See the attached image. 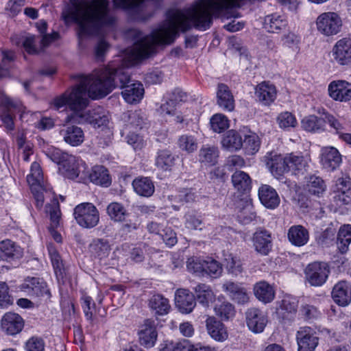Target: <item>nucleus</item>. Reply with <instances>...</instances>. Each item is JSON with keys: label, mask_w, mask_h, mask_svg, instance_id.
Masks as SVG:
<instances>
[{"label": "nucleus", "mask_w": 351, "mask_h": 351, "mask_svg": "<svg viewBox=\"0 0 351 351\" xmlns=\"http://www.w3.org/2000/svg\"><path fill=\"white\" fill-rule=\"evenodd\" d=\"M1 326L3 331L7 335H15L23 328L24 322L19 314L8 312L1 318Z\"/></svg>", "instance_id": "nucleus-16"}, {"label": "nucleus", "mask_w": 351, "mask_h": 351, "mask_svg": "<svg viewBox=\"0 0 351 351\" xmlns=\"http://www.w3.org/2000/svg\"><path fill=\"white\" fill-rule=\"evenodd\" d=\"M328 89L330 97L335 101L346 102L351 99V83L347 81H332Z\"/></svg>", "instance_id": "nucleus-13"}, {"label": "nucleus", "mask_w": 351, "mask_h": 351, "mask_svg": "<svg viewBox=\"0 0 351 351\" xmlns=\"http://www.w3.org/2000/svg\"><path fill=\"white\" fill-rule=\"evenodd\" d=\"M301 125L308 132H319L324 130V121L315 115L305 117L302 120Z\"/></svg>", "instance_id": "nucleus-44"}, {"label": "nucleus", "mask_w": 351, "mask_h": 351, "mask_svg": "<svg viewBox=\"0 0 351 351\" xmlns=\"http://www.w3.org/2000/svg\"><path fill=\"white\" fill-rule=\"evenodd\" d=\"M261 202L266 208L274 209L280 204V197L276 190L269 185L263 184L258 189Z\"/></svg>", "instance_id": "nucleus-23"}, {"label": "nucleus", "mask_w": 351, "mask_h": 351, "mask_svg": "<svg viewBox=\"0 0 351 351\" xmlns=\"http://www.w3.org/2000/svg\"><path fill=\"white\" fill-rule=\"evenodd\" d=\"M242 0H197L191 10L193 14L202 13L199 25L206 27L213 23V17L225 16L229 9L240 7Z\"/></svg>", "instance_id": "nucleus-3"}, {"label": "nucleus", "mask_w": 351, "mask_h": 351, "mask_svg": "<svg viewBox=\"0 0 351 351\" xmlns=\"http://www.w3.org/2000/svg\"><path fill=\"white\" fill-rule=\"evenodd\" d=\"M216 314L221 319L227 320L234 315V306L229 302H223L215 306Z\"/></svg>", "instance_id": "nucleus-56"}, {"label": "nucleus", "mask_w": 351, "mask_h": 351, "mask_svg": "<svg viewBox=\"0 0 351 351\" xmlns=\"http://www.w3.org/2000/svg\"><path fill=\"white\" fill-rule=\"evenodd\" d=\"M222 290L232 301L239 304H244L249 302V293L241 283L226 281L222 285Z\"/></svg>", "instance_id": "nucleus-11"}, {"label": "nucleus", "mask_w": 351, "mask_h": 351, "mask_svg": "<svg viewBox=\"0 0 351 351\" xmlns=\"http://www.w3.org/2000/svg\"><path fill=\"white\" fill-rule=\"evenodd\" d=\"M217 103L225 111L231 112L234 108V97L225 84H219L217 92Z\"/></svg>", "instance_id": "nucleus-24"}, {"label": "nucleus", "mask_w": 351, "mask_h": 351, "mask_svg": "<svg viewBox=\"0 0 351 351\" xmlns=\"http://www.w3.org/2000/svg\"><path fill=\"white\" fill-rule=\"evenodd\" d=\"M206 325L208 334L215 340L223 341L228 338L224 325L215 317H208L206 320Z\"/></svg>", "instance_id": "nucleus-28"}, {"label": "nucleus", "mask_w": 351, "mask_h": 351, "mask_svg": "<svg viewBox=\"0 0 351 351\" xmlns=\"http://www.w3.org/2000/svg\"><path fill=\"white\" fill-rule=\"evenodd\" d=\"M71 3L62 16L66 23L77 24L80 45L86 37L97 35L101 27L112 25L114 22V18L110 14L108 0H97L91 6H87L82 0H71Z\"/></svg>", "instance_id": "nucleus-2"}, {"label": "nucleus", "mask_w": 351, "mask_h": 351, "mask_svg": "<svg viewBox=\"0 0 351 351\" xmlns=\"http://www.w3.org/2000/svg\"><path fill=\"white\" fill-rule=\"evenodd\" d=\"M80 117L82 121L90 123L94 128H99L108 122V112L101 106L88 110Z\"/></svg>", "instance_id": "nucleus-20"}, {"label": "nucleus", "mask_w": 351, "mask_h": 351, "mask_svg": "<svg viewBox=\"0 0 351 351\" xmlns=\"http://www.w3.org/2000/svg\"><path fill=\"white\" fill-rule=\"evenodd\" d=\"M266 164L271 173L276 178H279L285 173L289 171L287 155H272L271 154V156L268 158Z\"/></svg>", "instance_id": "nucleus-26"}, {"label": "nucleus", "mask_w": 351, "mask_h": 351, "mask_svg": "<svg viewBox=\"0 0 351 351\" xmlns=\"http://www.w3.org/2000/svg\"><path fill=\"white\" fill-rule=\"evenodd\" d=\"M330 269L326 262L315 261L304 269L306 281L313 287H321L327 281Z\"/></svg>", "instance_id": "nucleus-6"}, {"label": "nucleus", "mask_w": 351, "mask_h": 351, "mask_svg": "<svg viewBox=\"0 0 351 351\" xmlns=\"http://www.w3.org/2000/svg\"><path fill=\"white\" fill-rule=\"evenodd\" d=\"M178 147L183 151L188 153H192L197 149V143L196 138L189 134L180 136L178 141Z\"/></svg>", "instance_id": "nucleus-51"}, {"label": "nucleus", "mask_w": 351, "mask_h": 351, "mask_svg": "<svg viewBox=\"0 0 351 351\" xmlns=\"http://www.w3.org/2000/svg\"><path fill=\"white\" fill-rule=\"evenodd\" d=\"M287 25L285 19L277 14H272L265 16L264 28L269 32L278 33L285 29Z\"/></svg>", "instance_id": "nucleus-34"}, {"label": "nucleus", "mask_w": 351, "mask_h": 351, "mask_svg": "<svg viewBox=\"0 0 351 351\" xmlns=\"http://www.w3.org/2000/svg\"><path fill=\"white\" fill-rule=\"evenodd\" d=\"M321 162L324 168L334 171L341 162V156L335 147H326L322 149Z\"/></svg>", "instance_id": "nucleus-27"}, {"label": "nucleus", "mask_w": 351, "mask_h": 351, "mask_svg": "<svg viewBox=\"0 0 351 351\" xmlns=\"http://www.w3.org/2000/svg\"><path fill=\"white\" fill-rule=\"evenodd\" d=\"M23 255V249L15 242L5 239L0 242V259L7 262L19 260Z\"/></svg>", "instance_id": "nucleus-17"}, {"label": "nucleus", "mask_w": 351, "mask_h": 351, "mask_svg": "<svg viewBox=\"0 0 351 351\" xmlns=\"http://www.w3.org/2000/svg\"><path fill=\"white\" fill-rule=\"evenodd\" d=\"M299 315L306 321H312L318 319L321 313L316 306L306 304L301 306Z\"/></svg>", "instance_id": "nucleus-55"}, {"label": "nucleus", "mask_w": 351, "mask_h": 351, "mask_svg": "<svg viewBox=\"0 0 351 351\" xmlns=\"http://www.w3.org/2000/svg\"><path fill=\"white\" fill-rule=\"evenodd\" d=\"M212 130L217 133H221L229 128V120L222 114H216L210 119Z\"/></svg>", "instance_id": "nucleus-52"}, {"label": "nucleus", "mask_w": 351, "mask_h": 351, "mask_svg": "<svg viewBox=\"0 0 351 351\" xmlns=\"http://www.w3.org/2000/svg\"><path fill=\"white\" fill-rule=\"evenodd\" d=\"M63 175L71 180L78 179L80 182H86L88 178V166L82 159L70 155L60 166Z\"/></svg>", "instance_id": "nucleus-4"}, {"label": "nucleus", "mask_w": 351, "mask_h": 351, "mask_svg": "<svg viewBox=\"0 0 351 351\" xmlns=\"http://www.w3.org/2000/svg\"><path fill=\"white\" fill-rule=\"evenodd\" d=\"M298 351H315L319 344L317 332L309 326L300 328L296 332Z\"/></svg>", "instance_id": "nucleus-10"}, {"label": "nucleus", "mask_w": 351, "mask_h": 351, "mask_svg": "<svg viewBox=\"0 0 351 351\" xmlns=\"http://www.w3.org/2000/svg\"><path fill=\"white\" fill-rule=\"evenodd\" d=\"M199 156L201 162L213 165L217 162L219 152L215 147H205L200 149Z\"/></svg>", "instance_id": "nucleus-48"}, {"label": "nucleus", "mask_w": 351, "mask_h": 351, "mask_svg": "<svg viewBox=\"0 0 351 351\" xmlns=\"http://www.w3.org/2000/svg\"><path fill=\"white\" fill-rule=\"evenodd\" d=\"M175 304L180 313L189 314L196 306L195 295L188 289H178L175 294Z\"/></svg>", "instance_id": "nucleus-14"}, {"label": "nucleus", "mask_w": 351, "mask_h": 351, "mask_svg": "<svg viewBox=\"0 0 351 351\" xmlns=\"http://www.w3.org/2000/svg\"><path fill=\"white\" fill-rule=\"evenodd\" d=\"M19 289L25 294L32 298L49 299L51 293L47 283L43 279L36 277H27L19 286Z\"/></svg>", "instance_id": "nucleus-8"}, {"label": "nucleus", "mask_w": 351, "mask_h": 351, "mask_svg": "<svg viewBox=\"0 0 351 351\" xmlns=\"http://www.w3.org/2000/svg\"><path fill=\"white\" fill-rule=\"evenodd\" d=\"M287 160L289 171H302L307 165L306 159L300 155L287 154Z\"/></svg>", "instance_id": "nucleus-53"}, {"label": "nucleus", "mask_w": 351, "mask_h": 351, "mask_svg": "<svg viewBox=\"0 0 351 351\" xmlns=\"http://www.w3.org/2000/svg\"><path fill=\"white\" fill-rule=\"evenodd\" d=\"M234 189L241 194H246L252 189V179L243 171H236L231 177Z\"/></svg>", "instance_id": "nucleus-29"}, {"label": "nucleus", "mask_w": 351, "mask_h": 351, "mask_svg": "<svg viewBox=\"0 0 351 351\" xmlns=\"http://www.w3.org/2000/svg\"><path fill=\"white\" fill-rule=\"evenodd\" d=\"M289 241L294 246L301 247L306 245L309 239L308 230L302 225H293L287 232Z\"/></svg>", "instance_id": "nucleus-25"}, {"label": "nucleus", "mask_w": 351, "mask_h": 351, "mask_svg": "<svg viewBox=\"0 0 351 351\" xmlns=\"http://www.w3.org/2000/svg\"><path fill=\"white\" fill-rule=\"evenodd\" d=\"M138 334L141 345L147 348L154 346L157 340L158 333L154 321L150 319L145 320Z\"/></svg>", "instance_id": "nucleus-19"}, {"label": "nucleus", "mask_w": 351, "mask_h": 351, "mask_svg": "<svg viewBox=\"0 0 351 351\" xmlns=\"http://www.w3.org/2000/svg\"><path fill=\"white\" fill-rule=\"evenodd\" d=\"M305 189L309 194L321 197L326 191V185L322 178L311 176L307 180Z\"/></svg>", "instance_id": "nucleus-39"}, {"label": "nucleus", "mask_w": 351, "mask_h": 351, "mask_svg": "<svg viewBox=\"0 0 351 351\" xmlns=\"http://www.w3.org/2000/svg\"><path fill=\"white\" fill-rule=\"evenodd\" d=\"M222 272L221 264L212 258L205 260L204 275L207 274L212 278L219 277Z\"/></svg>", "instance_id": "nucleus-54"}, {"label": "nucleus", "mask_w": 351, "mask_h": 351, "mask_svg": "<svg viewBox=\"0 0 351 351\" xmlns=\"http://www.w3.org/2000/svg\"><path fill=\"white\" fill-rule=\"evenodd\" d=\"M36 37L34 35L26 36L23 42V46L27 53L29 54H37L40 49L36 46Z\"/></svg>", "instance_id": "nucleus-63"}, {"label": "nucleus", "mask_w": 351, "mask_h": 351, "mask_svg": "<svg viewBox=\"0 0 351 351\" xmlns=\"http://www.w3.org/2000/svg\"><path fill=\"white\" fill-rule=\"evenodd\" d=\"M49 253L56 278L59 282L62 281V282L64 283V280L66 276V269L63 265L60 256L58 252L53 248H49Z\"/></svg>", "instance_id": "nucleus-43"}, {"label": "nucleus", "mask_w": 351, "mask_h": 351, "mask_svg": "<svg viewBox=\"0 0 351 351\" xmlns=\"http://www.w3.org/2000/svg\"><path fill=\"white\" fill-rule=\"evenodd\" d=\"M222 145L230 151L240 149L243 146V139L239 132L234 130H229L223 136Z\"/></svg>", "instance_id": "nucleus-38"}, {"label": "nucleus", "mask_w": 351, "mask_h": 351, "mask_svg": "<svg viewBox=\"0 0 351 351\" xmlns=\"http://www.w3.org/2000/svg\"><path fill=\"white\" fill-rule=\"evenodd\" d=\"M243 145L245 148L253 154L258 152L260 147L259 138L254 133L246 135L244 140H243Z\"/></svg>", "instance_id": "nucleus-59"}, {"label": "nucleus", "mask_w": 351, "mask_h": 351, "mask_svg": "<svg viewBox=\"0 0 351 351\" xmlns=\"http://www.w3.org/2000/svg\"><path fill=\"white\" fill-rule=\"evenodd\" d=\"M254 94L262 105L270 106L277 97V89L270 82L264 81L256 85Z\"/></svg>", "instance_id": "nucleus-15"}, {"label": "nucleus", "mask_w": 351, "mask_h": 351, "mask_svg": "<svg viewBox=\"0 0 351 351\" xmlns=\"http://www.w3.org/2000/svg\"><path fill=\"white\" fill-rule=\"evenodd\" d=\"M331 294L336 304L346 306L351 302V286L345 280L339 281L335 285Z\"/></svg>", "instance_id": "nucleus-21"}, {"label": "nucleus", "mask_w": 351, "mask_h": 351, "mask_svg": "<svg viewBox=\"0 0 351 351\" xmlns=\"http://www.w3.org/2000/svg\"><path fill=\"white\" fill-rule=\"evenodd\" d=\"M13 304V298L9 293V287L5 282H0V308H5Z\"/></svg>", "instance_id": "nucleus-60"}, {"label": "nucleus", "mask_w": 351, "mask_h": 351, "mask_svg": "<svg viewBox=\"0 0 351 351\" xmlns=\"http://www.w3.org/2000/svg\"><path fill=\"white\" fill-rule=\"evenodd\" d=\"M176 158L168 149L159 150L157 152L155 164L162 171H171L175 165Z\"/></svg>", "instance_id": "nucleus-35"}, {"label": "nucleus", "mask_w": 351, "mask_h": 351, "mask_svg": "<svg viewBox=\"0 0 351 351\" xmlns=\"http://www.w3.org/2000/svg\"><path fill=\"white\" fill-rule=\"evenodd\" d=\"M193 8V3L184 10H176L167 24L142 37L124 56H118L107 66L96 70L90 75H73L77 84L55 97L51 103L53 107L58 110L69 107L72 111L79 112L88 106L87 96L93 99L102 98L116 87L123 89L121 95L127 103L139 102L144 95L143 86L138 82L129 84L130 76L125 69L148 58L155 52L157 45L171 44L178 36L179 31L185 32L192 27L199 30L210 28L211 25L206 27L199 25L202 13L193 14L191 12Z\"/></svg>", "instance_id": "nucleus-1"}, {"label": "nucleus", "mask_w": 351, "mask_h": 351, "mask_svg": "<svg viewBox=\"0 0 351 351\" xmlns=\"http://www.w3.org/2000/svg\"><path fill=\"white\" fill-rule=\"evenodd\" d=\"M195 300L205 308H208L210 303L215 301V295L211 287L204 283H199L194 288Z\"/></svg>", "instance_id": "nucleus-31"}, {"label": "nucleus", "mask_w": 351, "mask_h": 351, "mask_svg": "<svg viewBox=\"0 0 351 351\" xmlns=\"http://www.w3.org/2000/svg\"><path fill=\"white\" fill-rule=\"evenodd\" d=\"M64 141L73 147L80 145L84 141V134L82 129L77 125H68L60 131Z\"/></svg>", "instance_id": "nucleus-22"}, {"label": "nucleus", "mask_w": 351, "mask_h": 351, "mask_svg": "<svg viewBox=\"0 0 351 351\" xmlns=\"http://www.w3.org/2000/svg\"><path fill=\"white\" fill-rule=\"evenodd\" d=\"M27 181L30 188H41V186H43V173L38 162H32L30 168V173L27 176Z\"/></svg>", "instance_id": "nucleus-45"}, {"label": "nucleus", "mask_w": 351, "mask_h": 351, "mask_svg": "<svg viewBox=\"0 0 351 351\" xmlns=\"http://www.w3.org/2000/svg\"><path fill=\"white\" fill-rule=\"evenodd\" d=\"M277 123L279 127L282 129L293 128L297 124L295 116L289 112H283L278 114Z\"/></svg>", "instance_id": "nucleus-57"}, {"label": "nucleus", "mask_w": 351, "mask_h": 351, "mask_svg": "<svg viewBox=\"0 0 351 351\" xmlns=\"http://www.w3.org/2000/svg\"><path fill=\"white\" fill-rule=\"evenodd\" d=\"M252 243L257 253L267 256L273 247L271 234L267 230L258 229L253 234Z\"/></svg>", "instance_id": "nucleus-12"}, {"label": "nucleus", "mask_w": 351, "mask_h": 351, "mask_svg": "<svg viewBox=\"0 0 351 351\" xmlns=\"http://www.w3.org/2000/svg\"><path fill=\"white\" fill-rule=\"evenodd\" d=\"M256 298L265 304L271 302L275 297L274 288L266 282H257L254 287Z\"/></svg>", "instance_id": "nucleus-32"}, {"label": "nucleus", "mask_w": 351, "mask_h": 351, "mask_svg": "<svg viewBox=\"0 0 351 351\" xmlns=\"http://www.w3.org/2000/svg\"><path fill=\"white\" fill-rule=\"evenodd\" d=\"M185 227L190 230H201L204 226L202 216L195 211H189L184 215Z\"/></svg>", "instance_id": "nucleus-47"}, {"label": "nucleus", "mask_w": 351, "mask_h": 351, "mask_svg": "<svg viewBox=\"0 0 351 351\" xmlns=\"http://www.w3.org/2000/svg\"><path fill=\"white\" fill-rule=\"evenodd\" d=\"M43 152L49 159L58 164L60 166L63 163L64 160L70 156V154L63 152L61 149L53 146L46 147Z\"/></svg>", "instance_id": "nucleus-50"}, {"label": "nucleus", "mask_w": 351, "mask_h": 351, "mask_svg": "<svg viewBox=\"0 0 351 351\" xmlns=\"http://www.w3.org/2000/svg\"><path fill=\"white\" fill-rule=\"evenodd\" d=\"M316 25L319 33L326 36H331L341 31L342 21L335 12H324L317 18Z\"/></svg>", "instance_id": "nucleus-7"}, {"label": "nucleus", "mask_w": 351, "mask_h": 351, "mask_svg": "<svg viewBox=\"0 0 351 351\" xmlns=\"http://www.w3.org/2000/svg\"><path fill=\"white\" fill-rule=\"evenodd\" d=\"M73 215L77 223L83 228L90 229L99 221V213L92 203H82L74 208Z\"/></svg>", "instance_id": "nucleus-5"}, {"label": "nucleus", "mask_w": 351, "mask_h": 351, "mask_svg": "<svg viewBox=\"0 0 351 351\" xmlns=\"http://www.w3.org/2000/svg\"><path fill=\"white\" fill-rule=\"evenodd\" d=\"M44 349L45 343L41 338L33 337L26 343L27 351H44Z\"/></svg>", "instance_id": "nucleus-64"}, {"label": "nucleus", "mask_w": 351, "mask_h": 351, "mask_svg": "<svg viewBox=\"0 0 351 351\" xmlns=\"http://www.w3.org/2000/svg\"><path fill=\"white\" fill-rule=\"evenodd\" d=\"M82 300V306L86 319L93 321V313L95 310V302L92 298L88 295H84Z\"/></svg>", "instance_id": "nucleus-62"}, {"label": "nucleus", "mask_w": 351, "mask_h": 351, "mask_svg": "<svg viewBox=\"0 0 351 351\" xmlns=\"http://www.w3.org/2000/svg\"><path fill=\"white\" fill-rule=\"evenodd\" d=\"M15 60V54L12 51H4L0 53V79L5 77L10 74Z\"/></svg>", "instance_id": "nucleus-46"}, {"label": "nucleus", "mask_w": 351, "mask_h": 351, "mask_svg": "<svg viewBox=\"0 0 351 351\" xmlns=\"http://www.w3.org/2000/svg\"><path fill=\"white\" fill-rule=\"evenodd\" d=\"M246 322L250 330L258 333L263 332L267 322V317L261 310L256 308H250L246 313Z\"/></svg>", "instance_id": "nucleus-18"}, {"label": "nucleus", "mask_w": 351, "mask_h": 351, "mask_svg": "<svg viewBox=\"0 0 351 351\" xmlns=\"http://www.w3.org/2000/svg\"><path fill=\"white\" fill-rule=\"evenodd\" d=\"M132 186L138 195L147 197L152 196L155 190L153 182L146 177L134 179L132 182Z\"/></svg>", "instance_id": "nucleus-33"}, {"label": "nucleus", "mask_w": 351, "mask_h": 351, "mask_svg": "<svg viewBox=\"0 0 351 351\" xmlns=\"http://www.w3.org/2000/svg\"><path fill=\"white\" fill-rule=\"evenodd\" d=\"M46 213L49 215L51 225L50 227L57 228L60 225V209L57 200H53L51 204L45 206Z\"/></svg>", "instance_id": "nucleus-49"}, {"label": "nucleus", "mask_w": 351, "mask_h": 351, "mask_svg": "<svg viewBox=\"0 0 351 351\" xmlns=\"http://www.w3.org/2000/svg\"><path fill=\"white\" fill-rule=\"evenodd\" d=\"M149 306L158 315L167 314L170 309L169 300L160 294L154 295L150 298Z\"/></svg>", "instance_id": "nucleus-37"}, {"label": "nucleus", "mask_w": 351, "mask_h": 351, "mask_svg": "<svg viewBox=\"0 0 351 351\" xmlns=\"http://www.w3.org/2000/svg\"><path fill=\"white\" fill-rule=\"evenodd\" d=\"M13 106L14 104L11 99L4 97L1 99L0 107L2 113L0 117L5 127L10 130H12L14 127L13 116L11 112V108Z\"/></svg>", "instance_id": "nucleus-36"}, {"label": "nucleus", "mask_w": 351, "mask_h": 351, "mask_svg": "<svg viewBox=\"0 0 351 351\" xmlns=\"http://www.w3.org/2000/svg\"><path fill=\"white\" fill-rule=\"evenodd\" d=\"M205 260L198 257H191L186 262L189 271L204 276Z\"/></svg>", "instance_id": "nucleus-58"}, {"label": "nucleus", "mask_w": 351, "mask_h": 351, "mask_svg": "<svg viewBox=\"0 0 351 351\" xmlns=\"http://www.w3.org/2000/svg\"><path fill=\"white\" fill-rule=\"evenodd\" d=\"M91 182L103 186H108L111 184L108 171L104 166L97 165L89 171L88 169V178Z\"/></svg>", "instance_id": "nucleus-30"}, {"label": "nucleus", "mask_w": 351, "mask_h": 351, "mask_svg": "<svg viewBox=\"0 0 351 351\" xmlns=\"http://www.w3.org/2000/svg\"><path fill=\"white\" fill-rule=\"evenodd\" d=\"M331 53L335 63L341 66L351 64V37H344L337 40Z\"/></svg>", "instance_id": "nucleus-9"}, {"label": "nucleus", "mask_w": 351, "mask_h": 351, "mask_svg": "<svg viewBox=\"0 0 351 351\" xmlns=\"http://www.w3.org/2000/svg\"><path fill=\"white\" fill-rule=\"evenodd\" d=\"M110 219L114 222H123L128 215L127 210L123 205L119 202H111L106 208Z\"/></svg>", "instance_id": "nucleus-42"}, {"label": "nucleus", "mask_w": 351, "mask_h": 351, "mask_svg": "<svg viewBox=\"0 0 351 351\" xmlns=\"http://www.w3.org/2000/svg\"><path fill=\"white\" fill-rule=\"evenodd\" d=\"M110 250L108 241L104 239H95L90 245V250L92 254L100 260L107 258L110 254Z\"/></svg>", "instance_id": "nucleus-40"}, {"label": "nucleus", "mask_w": 351, "mask_h": 351, "mask_svg": "<svg viewBox=\"0 0 351 351\" xmlns=\"http://www.w3.org/2000/svg\"><path fill=\"white\" fill-rule=\"evenodd\" d=\"M351 243V225L341 226L337 238V248L341 254L346 253Z\"/></svg>", "instance_id": "nucleus-41"}, {"label": "nucleus", "mask_w": 351, "mask_h": 351, "mask_svg": "<svg viewBox=\"0 0 351 351\" xmlns=\"http://www.w3.org/2000/svg\"><path fill=\"white\" fill-rule=\"evenodd\" d=\"M226 268L230 273L237 276L242 272V263L239 258L230 255L228 258H226Z\"/></svg>", "instance_id": "nucleus-61"}]
</instances>
